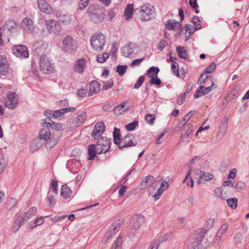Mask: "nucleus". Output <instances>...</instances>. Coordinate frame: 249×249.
<instances>
[{
  "instance_id": "1",
  "label": "nucleus",
  "mask_w": 249,
  "mask_h": 249,
  "mask_svg": "<svg viewBox=\"0 0 249 249\" xmlns=\"http://www.w3.org/2000/svg\"><path fill=\"white\" fill-rule=\"evenodd\" d=\"M209 245L208 235L203 231H200L191 236L187 249H206Z\"/></svg>"
},
{
  "instance_id": "2",
  "label": "nucleus",
  "mask_w": 249,
  "mask_h": 249,
  "mask_svg": "<svg viewBox=\"0 0 249 249\" xmlns=\"http://www.w3.org/2000/svg\"><path fill=\"white\" fill-rule=\"evenodd\" d=\"M135 13L139 16L142 21H148L154 17L155 8L149 4L143 5L136 8Z\"/></svg>"
},
{
  "instance_id": "3",
  "label": "nucleus",
  "mask_w": 249,
  "mask_h": 249,
  "mask_svg": "<svg viewBox=\"0 0 249 249\" xmlns=\"http://www.w3.org/2000/svg\"><path fill=\"white\" fill-rule=\"evenodd\" d=\"M106 41L105 36L101 33L94 34L90 39L91 47L97 52H101L103 50Z\"/></svg>"
},
{
  "instance_id": "4",
  "label": "nucleus",
  "mask_w": 249,
  "mask_h": 249,
  "mask_svg": "<svg viewBox=\"0 0 249 249\" xmlns=\"http://www.w3.org/2000/svg\"><path fill=\"white\" fill-rule=\"evenodd\" d=\"M39 65L40 71L44 74H51L54 71V63L47 55L40 56Z\"/></svg>"
},
{
  "instance_id": "5",
  "label": "nucleus",
  "mask_w": 249,
  "mask_h": 249,
  "mask_svg": "<svg viewBox=\"0 0 249 249\" xmlns=\"http://www.w3.org/2000/svg\"><path fill=\"white\" fill-rule=\"evenodd\" d=\"M45 25L48 32L52 35H59L62 30L60 22L54 19H48L45 21Z\"/></svg>"
},
{
  "instance_id": "6",
  "label": "nucleus",
  "mask_w": 249,
  "mask_h": 249,
  "mask_svg": "<svg viewBox=\"0 0 249 249\" xmlns=\"http://www.w3.org/2000/svg\"><path fill=\"white\" fill-rule=\"evenodd\" d=\"M78 47V42L71 36H66L62 40V48L65 52L75 51Z\"/></svg>"
},
{
  "instance_id": "7",
  "label": "nucleus",
  "mask_w": 249,
  "mask_h": 249,
  "mask_svg": "<svg viewBox=\"0 0 249 249\" xmlns=\"http://www.w3.org/2000/svg\"><path fill=\"white\" fill-rule=\"evenodd\" d=\"M51 132L48 127H44L39 132V139H36L32 143L33 146L36 144V148L41 146V144H38L37 141L43 140L46 142L48 144L51 145V141L50 140Z\"/></svg>"
},
{
  "instance_id": "8",
  "label": "nucleus",
  "mask_w": 249,
  "mask_h": 249,
  "mask_svg": "<svg viewBox=\"0 0 249 249\" xmlns=\"http://www.w3.org/2000/svg\"><path fill=\"white\" fill-rule=\"evenodd\" d=\"M87 113L84 111H80L74 114L72 117V128L77 127L81 125L87 119Z\"/></svg>"
},
{
  "instance_id": "9",
  "label": "nucleus",
  "mask_w": 249,
  "mask_h": 249,
  "mask_svg": "<svg viewBox=\"0 0 249 249\" xmlns=\"http://www.w3.org/2000/svg\"><path fill=\"white\" fill-rule=\"evenodd\" d=\"M105 147H103L97 142V144H90L88 148V154L89 160H93L96 157V154H100L101 153H106L107 151H105Z\"/></svg>"
},
{
  "instance_id": "10",
  "label": "nucleus",
  "mask_w": 249,
  "mask_h": 249,
  "mask_svg": "<svg viewBox=\"0 0 249 249\" xmlns=\"http://www.w3.org/2000/svg\"><path fill=\"white\" fill-rule=\"evenodd\" d=\"M18 98L15 92H8L5 99V106L10 108H15L18 104Z\"/></svg>"
},
{
  "instance_id": "11",
  "label": "nucleus",
  "mask_w": 249,
  "mask_h": 249,
  "mask_svg": "<svg viewBox=\"0 0 249 249\" xmlns=\"http://www.w3.org/2000/svg\"><path fill=\"white\" fill-rule=\"evenodd\" d=\"M34 49L37 55H47L50 51L49 45L44 41H37L34 44Z\"/></svg>"
},
{
  "instance_id": "12",
  "label": "nucleus",
  "mask_w": 249,
  "mask_h": 249,
  "mask_svg": "<svg viewBox=\"0 0 249 249\" xmlns=\"http://www.w3.org/2000/svg\"><path fill=\"white\" fill-rule=\"evenodd\" d=\"M133 136L131 134H128L121 139L118 144V147L122 149L123 148L129 146H134L137 144V142L133 140Z\"/></svg>"
},
{
  "instance_id": "13",
  "label": "nucleus",
  "mask_w": 249,
  "mask_h": 249,
  "mask_svg": "<svg viewBox=\"0 0 249 249\" xmlns=\"http://www.w3.org/2000/svg\"><path fill=\"white\" fill-rule=\"evenodd\" d=\"M13 52L15 55L19 58H27L29 56L28 50L25 45H18L14 46Z\"/></svg>"
},
{
  "instance_id": "14",
  "label": "nucleus",
  "mask_w": 249,
  "mask_h": 249,
  "mask_svg": "<svg viewBox=\"0 0 249 249\" xmlns=\"http://www.w3.org/2000/svg\"><path fill=\"white\" fill-rule=\"evenodd\" d=\"M105 130V125L103 123L99 122L96 124L91 133V136L94 139H97L100 137Z\"/></svg>"
},
{
  "instance_id": "15",
  "label": "nucleus",
  "mask_w": 249,
  "mask_h": 249,
  "mask_svg": "<svg viewBox=\"0 0 249 249\" xmlns=\"http://www.w3.org/2000/svg\"><path fill=\"white\" fill-rule=\"evenodd\" d=\"M122 222L120 220H117L112 223L107 232V236H112L115 234L120 230Z\"/></svg>"
},
{
  "instance_id": "16",
  "label": "nucleus",
  "mask_w": 249,
  "mask_h": 249,
  "mask_svg": "<svg viewBox=\"0 0 249 249\" xmlns=\"http://www.w3.org/2000/svg\"><path fill=\"white\" fill-rule=\"evenodd\" d=\"M21 25L23 29L29 33H32L35 29L32 20L28 18L22 19Z\"/></svg>"
},
{
  "instance_id": "17",
  "label": "nucleus",
  "mask_w": 249,
  "mask_h": 249,
  "mask_svg": "<svg viewBox=\"0 0 249 249\" xmlns=\"http://www.w3.org/2000/svg\"><path fill=\"white\" fill-rule=\"evenodd\" d=\"M37 4L39 9L42 12L47 14L53 13L52 7L48 4L45 0H37Z\"/></svg>"
},
{
  "instance_id": "18",
  "label": "nucleus",
  "mask_w": 249,
  "mask_h": 249,
  "mask_svg": "<svg viewBox=\"0 0 249 249\" xmlns=\"http://www.w3.org/2000/svg\"><path fill=\"white\" fill-rule=\"evenodd\" d=\"M86 67V60L84 58L77 60L74 66V71L78 74H82Z\"/></svg>"
},
{
  "instance_id": "19",
  "label": "nucleus",
  "mask_w": 249,
  "mask_h": 249,
  "mask_svg": "<svg viewBox=\"0 0 249 249\" xmlns=\"http://www.w3.org/2000/svg\"><path fill=\"white\" fill-rule=\"evenodd\" d=\"M192 134V127L191 125L184 126L181 130V139L185 142H189V138Z\"/></svg>"
},
{
  "instance_id": "20",
  "label": "nucleus",
  "mask_w": 249,
  "mask_h": 249,
  "mask_svg": "<svg viewBox=\"0 0 249 249\" xmlns=\"http://www.w3.org/2000/svg\"><path fill=\"white\" fill-rule=\"evenodd\" d=\"M18 28V25L14 20L10 19L5 22L3 26V30L13 33L17 31Z\"/></svg>"
},
{
  "instance_id": "21",
  "label": "nucleus",
  "mask_w": 249,
  "mask_h": 249,
  "mask_svg": "<svg viewBox=\"0 0 249 249\" xmlns=\"http://www.w3.org/2000/svg\"><path fill=\"white\" fill-rule=\"evenodd\" d=\"M165 28L168 30L177 31L181 28V24L173 19H169L165 23Z\"/></svg>"
},
{
  "instance_id": "22",
  "label": "nucleus",
  "mask_w": 249,
  "mask_h": 249,
  "mask_svg": "<svg viewBox=\"0 0 249 249\" xmlns=\"http://www.w3.org/2000/svg\"><path fill=\"white\" fill-rule=\"evenodd\" d=\"M196 174L199 176L198 179V183H201L200 179H202L205 181H209L212 180L213 178V176L210 173L201 171L199 170H196Z\"/></svg>"
},
{
  "instance_id": "23",
  "label": "nucleus",
  "mask_w": 249,
  "mask_h": 249,
  "mask_svg": "<svg viewBox=\"0 0 249 249\" xmlns=\"http://www.w3.org/2000/svg\"><path fill=\"white\" fill-rule=\"evenodd\" d=\"M75 110V108L70 107L68 108H61L55 110L52 115V118L56 119L63 116L66 113L72 112Z\"/></svg>"
},
{
  "instance_id": "24",
  "label": "nucleus",
  "mask_w": 249,
  "mask_h": 249,
  "mask_svg": "<svg viewBox=\"0 0 249 249\" xmlns=\"http://www.w3.org/2000/svg\"><path fill=\"white\" fill-rule=\"evenodd\" d=\"M42 125L44 127H48V128L52 127L53 129L57 131H59L62 129V126L60 124L53 122L51 119H48V121L45 120Z\"/></svg>"
},
{
  "instance_id": "25",
  "label": "nucleus",
  "mask_w": 249,
  "mask_h": 249,
  "mask_svg": "<svg viewBox=\"0 0 249 249\" xmlns=\"http://www.w3.org/2000/svg\"><path fill=\"white\" fill-rule=\"evenodd\" d=\"M135 49V44L130 43L128 45L124 46L122 48V53L124 56L127 57H129L134 53Z\"/></svg>"
},
{
  "instance_id": "26",
  "label": "nucleus",
  "mask_w": 249,
  "mask_h": 249,
  "mask_svg": "<svg viewBox=\"0 0 249 249\" xmlns=\"http://www.w3.org/2000/svg\"><path fill=\"white\" fill-rule=\"evenodd\" d=\"M132 221L133 222V228L136 230L138 229L141 224L143 222L144 217L141 214H137L133 217Z\"/></svg>"
},
{
  "instance_id": "27",
  "label": "nucleus",
  "mask_w": 249,
  "mask_h": 249,
  "mask_svg": "<svg viewBox=\"0 0 249 249\" xmlns=\"http://www.w3.org/2000/svg\"><path fill=\"white\" fill-rule=\"evenodd\" d=\"M8 63L3 56L0 55V75H5L7 72Z\"/></svg>"
},
{
  "instance_id": "28",
  "label": "nucleus",
  "mask_w": 249,
  "mask_h": 249,
  "mask_svg": "<svg viewBox=\"0 0 249 249\" xmlns=\"http://www.w3.org/2000/svg\"><path fill=\"white\" fill-rule=\"evenodd\" d=\"M100 84L96 81H92L89 84V95L97 93L100 89Z\"/></svg>"
},
{
  "instance_id": "29",
  "label": "nucleus",
  "mask_w": 249,
  "mask_h": 249,
  "mask_svg": "<svg viewBox=\"0 0 249 249\" xmlns=\"http://www.w3.org/2000/svg\"><path fill=\"white\" fill-rule=\"evenodd\" d=\"M126 103L124 102L119 105L117 106L113 109L114 113L116 116L120 115L122 113L128 109V107H126Z\"/></svg>"
},
{
  "instance_id": "30",
  "label": "nucleus",
  "mask_w": 249,
  "mask_h": 249,
  "mask_svg": "<svg viewBox=\"0 0 249 249\" xmlns=\"http://www.w3.org/2000/svg\"><path fill=\"white\" fill-rule=\"evenodd\" d=\"M89 17L90 20L95 23H100L102 22L104 19V16L102 13L99 14L94 13H90Z\"/></svg>"
},
{
  "instance_id": "31",
  "label": "nucleus",
  "mask_w": 249,
  "mask_h": 249,
  "mask_svg": "<svg viewBox=\"0 0 249 249\" xmlns=\"http://www.w3.org/2000/svg\"><path fill=\"white\" fill-rule=\"evenodd\" d=\"M99 145L105 147V151H108L110 148V139H107V137H101L98 139L97 142Z\"/></svg>"
},
{
  "instance_id": "32",
  "label": "nucleus",
  "mask_w": 249,
  "mask_h": 249,
  "mask_svg": "<svg viewBox=\"0 0 249 249\" xmlns=\"http://www.w3.org/2000/svg\"><path fill=\"white\" fill-rule=\"evenodd\" d=\"M133 13V4H128L125 9L124 12V18L126 20H128L132 18Z\"/></svg>"
},
{
  "instance_id": "33",
  "label": "nucleus",
  "mask_w": 249,
  "mask_h": 249,
  "mask_svg": "<svg viewBox=\"0 0 249 249\" xmlns=\"http://www.w3.org/2000/svg\"><path fill=\"white\" fill-rule=\"evenodd\" d=\"M177 52L178 53V56L182 59H186L188 57L187 51L185 50V48L181 46H178L176 47Z\"/></svg>"
},
{
  "instance_id": "34",
  "label": "nucleus",
  "mask_w": 249,
  "mask_h": 249,
  "mask_svg": "<svg viewBox=\"0 0 249 249\" xmlns=\"http://www.w3.org/2000/svg\"><path fill=\"white\" fill-rule=\"evenodd\" d=\"M228 127V119L225 117L221 122L219 127V133L224 134Z\"/></svg>"
},
{
  "instance_id": "35",
  "label": "nucleus",
  "mask_w": 249,
  "mask_h": 249,
  "mask_svg": "<svg viewBox=\"0 0 249 249\" xmlns=\"http://www.w3.org/2000/svg\"><path fill=\"white\" fill-rule=\"evenodd\" d=\"M71 191L66 184L63 185L61 189V196L64 198H69L70 196Z\"/></svg>"
},
{
  "instance_id": "36",
  "label": "nucleus",
  "mask_w": 249,
  "mask_h": 249,
  "mask_svg": "<svg viewBox=\"0 0 249 249\" xmlns=\"http://www.w3.org/2000/svg\"><path fill=\"white\" fill-rule=\"evenodd\" d=\"M214 193L215 196L225 199L227 197L225 194L223 193V189L222 187H217L214 190Z\"/></svg>"
},
{
  "instance_id": "37",
  "label": "nucleus",
  "mask_w": 249,
  "mask_h": 249,
  "mask_svg": "<svg viewBox=\"0 0 249 249\" xmlns=\"http://www.w3.org/2000/svg\"><path fill=\"white\" fill-rule=\"evenodd\" d=\"M60 20L65 25L69 24L72 19V16L66 14L60 15L59 16Z\"/></svg>"
},
{
  "instance_id": "38",
  "label": "nucleus",
  "mask_w": 249,
  "mask_h": 249,
  "mask_svg": "<svg viewBox=\"0 0 249 249\" xmlns=\"http://www.w3.org/2000/svg\"><path fill=\"white\" fill-rule=\"evenodd\" d=\"M160 71V69L158 67H151L147 71V75L148 77L152 76H158V74Z\"/></svg>"
},
{
  "instance_id": "39",
  "label": "nucleus",
  "mask_w": 249,
  "mask_h": 249,
  "mask_svg": "<svg viewBox=\"0 0 249 249\" xmlns=\"http://www.w3.org/2000/svg\"><path fill=\"white\" fill-rule=\"evenodd\" d=\"M113 139L114 143L118 145L120 141V130L116 127H114L113 132Z\"/></svg>"
},
{
  "instance_id": "40",
  "label": "nucleus",
  "mask_w": 249,
  "mask_h": 249,
  "mask_svg": "<svg viewBox=\"0 0 249 249\" xmlns=\"http://www.w3.org/2000/svg\"><path fill=\"white\" fill-rule=\"evenodd\" d=\"M145 183L144 188L151 186L155 182V178L153 176H147L145 177L144 180Z\"/></svg>"
},
{
  "instance_id": "41",
  "label": "nucleus",
  "mask_w": 249,
  "mask_h": 249,
  "mask_svg": "<svg viewBox=\"0 0 249 249\" xmlns=\"http://www.w3.org/2000/svg\"><path fill=\"white\" fill-rule=\"evenodd\" d=\"M36 212V208L35 207H32L29 211L23 214L24 216L27 218V220H28L31 217L33 216Z\"/></svg>"
},
{
  "instance_id": "42",
  "label": "nucleus",
  "mask_w": 249,
  "mask_h": 249,
  "mask_svg": "<svg viewBox=\"0 0 249 249\" xmlns=\"http://www.w3.org/2000/svg\"><path fill=\"white\" fill-rule=\"evenodd\" d=\"M109 54L107 53H105L101 54H99L96 56V61L101 63H104L108 58Z\"/></svg>"
},
{
  "instance_id": "43",
  "label": "nucleus",
  "mask_w": 249,
  "mask_h": 249,
  "mask_svg": "<svg viewBox=\"0 0 249 249\" xmlns=\"http://www.w3.org/2000/svg\"><path fill=\"white\" fill-rule=\"evenodd\" d=\"M122 238L119 236L114 242L111 249H122Z\"/></svg>"
},
{
  "instance_id": "44",
  "label": "nucleus",
  "mask_w": 249,
  "mask_h": 249,
  "mask_svg": "<svg viewBox=\"0 0 249 249\" xmlns=\"http://www.w3.org/2000/svg\"><path fill=\"white\" fill-rule=\"evenodd\" d=\"M228 206L232 209H235L237 206L238 199L236 197H233L227 200Z\"/></svg>"
},
{
  "instance_id": "45",
  "label": "nucleus",
  "mask_w": 249,
  "mask_h": 249,
  "mask_svg": "<svg viewBox=\"0 0 249 249\" xmlns=\"http://www.w3.org/2000/svg\"><path fill=\"white\" fill-rule=\"evenodd\" d=\"M156 116L153 114H147L145 116L146 122L149 124H153L155 120Z\"/></svg>"
},
{
  "instance_id": "46",
  "label": "nucleus",
  "mask_w": 249,
  "mask_h": 249,
  "mask_svg": "<svg viewBox=\"0 0 249 249\" xmlns=\"http://www.w3.org/2000/svg\"><path fill=\"white\" fill-rule=\"evenodd\" d=\"M127 69L126 65H118L116 68V71L121 76H123L126 71Z\"/></svg>"
},
{
  "instance_id": "47",
  "label": "nucleus",
  "mask_w": 249,
  "mask_h": 249,
  "mask_svg": "<svg viewBox=\"0 0 249 249\" xmlns=\"http://www.w3.org/2000/svg\"><path fill=\"white\" fill-rule=\"evenodd\" d=\"M192 22L195 25V29L196 30H199L201 28V26L200 23L199 18L197 16H195L192 18Z\"/></svg>"
},
{
  "instance_id": "48",
  "label": "nucleus",
  "mask_w": 249,
  "mask_h": 249,
  "mask_svg": "<svg viewBox=\"0 0 249 249\" xmlns=\"http://www.w3.org/2000/svg\"><path fill=\"white\" fill-rule=\"evenodd\" d=\"M149 78H151L149 82V85H156L157 86H159L160 85L161 81L158 77V76H152Z\"/></svg>"
},
{
  "instance_id": "49",
  "label": "nucleus",
  "mask_w": 249,
  "mask_h": 249,
  "mask_svg": "<svg viewBox=\"0 0 249 249\" xmlns=\"http://www.w3.org/2000/svg\"><path fill=\"white\" fill-rule=\"evenodd\" d=\"M171 69L175 75L179 76L178 65L176 62L171 63Z\"/></svg>"
},
{
  "instance_id": "50",
  "label": "nucleus",
  "mask_w": 249,
  "mask_h": 249,
  "mask_svg": "<svg viewBox=\"0 0 249 249\" xmlns=\"http://www.w3.org/2000/svg\"><path fill=\"white\" fill-rule=\"evenodd\" d=\"M145 79V77L143 75L139 77L137 81H136V83L135 84L134 86V88L135 89H139L141 86L142 85V84L143 83Z\"/></svg>"
},
{
  "instance_id": "51",
  "label": "nucleus",
  "mask_w": 249,
  "mask_h": 249,
  "mask_svg": "<svg viewBox=\"0 0 249 249\" xmlns=\"http://www.w3.org/2000/svg\"><path fill=\"white\" fill-rule=\"evenodd\" d=\"M113 85V81L112 79H109V80L104 82L103 86V90H107L108 89L112 88Z\"/></svg>"
},
{
  "instance_id": "52",
  "label": "nucleus",
  "mask_w": 249,
  "mask_h": 249,
  "mask_svg": "<svg viewBox=\"0 0 249 249\" xmlns=\"http://www.w3.org/2000/svg\"><path fill=\"white\" fill-rule=\"evenodd\" d=\"M228 227L229 225L228 223L223 224L221 226L220 228L218 230L217 233L220 234V235H222L223 234L226 232V231L228 230Z\"/></svg>"
},
{
  "instance_id": "53",
  "label": "nucleus",
  "mask_w": 249,
  "mask_h": 249,
  "mask_svg": "<svg viewBox=\"0 0 249 249\" xmlns=\"http://www.w3.org/2000/svg\"><path fill=\"white\" fill-rule=\"evenodd\" d=\"M89 0H80L79 9L82 10L84 9L89 4Z\"/></svg>"
},
{
  "instance_id": "54",
  "label": "nucleus",
  "mask_w": 249,
  "mask_h": 249,
  "mask_svg": "<svg viewBox=\"0 0 249 249\" xmlns=\"http://www.w3.org/2000/svg\"><path fill=\"white\" fill-rule=\"evenodd\" d=\"M67 217V215H63L60 216H54V217H52L51 218V220L54 223H56L58 222H61L63 220L66 219Z\"/></svg>"
},
{
  "instance_id": "55",
  "label": "nucleus",
  "mask_w": 249,
  "mask_h": 249,
  "mask_svg": "<svg viewBox=\"0 0 249 249\" xmlns=\"http://www.w3.org/2000/svg\"><path fill=\"white\" fill-rule=\"evenodd\" d=\"M138 122L136 121H134L131 123L126 125L125 127L127 130L132 131L133 130L136 126L138 125Z\"/></svg>"
},
{
  "instance_id": "56",
  "label": "nucleus",
  "mask_w": 249,
  "mask_h": 249,
  "mask_svg": "<svg viewBox=\"0 0 249 249\" xmlns=\"http://www.w3.org/2000/svg\"><path fill=\"white\" fill-rule=\"evenodd\" d=\"M246 187L245 183L242 181H239L235 184L234 188L238 191L241 190L242 189L245 188Z\"/></svg>"
},
{
  "instance_id": "57",
  "label": "nucleus",
  "mask_w": 249,
  "mask_h": 249,
  "mask_svg": "<svg viewBox=\"0 0 249 249\" xmlns=\"http://www.w3.org/2000/svg\"><path fill=\"white\" fill-rule=\"evenodd\" d=\"M190 90L187 89L186 91L183 93L181 98H178L177 100V103L179 105H182L185 100L186 95L188 94Z\"/></svg>"
},
{
  "instance_id": "58",
  "label": "nucleus",
  "mask_w": 249,
  "mask_h": 249,
  "mask_svg": "<svg viewBox=\"0 0 249 249\" xmlns=\"http://www.w3.org/2000/svg\"><path fill=\"white\" fill-rule=\"evenodd\" d=\"M204 88V87L203 86H201L199 89H197L195 93L194 94V98H198L199 97H200L201 96H202V95H204L203 93V90H202V89Z\"/></svg>"
},
{
  "instance_id": "59",
  "label": "nucleus",
  "mask_w": 249,
  "mask_h": 249,
  "mask_svg": "<svg viewBox=\"0 0 249 249\" xmlns=\"http://www.w3.org/2000/svg\"><path fill=\"white\" fill-rule=\"evenodd\" d=\"M216 68V64L214 62L211 63L205 70L204 73H211Z\"/></svg>"
},
{
  "instance_id": "60",
  "label": "nucleus",
  "mask_w": 249,
  "mask_h": 249,
  "mask_svg": "<svg viewBox=\"0 0 249 249\" xmlns=\"http://www.w3.org/2000/svg\"><path fill=\"white\" fill-rule=\"evenodd\" d=\"M189 4L192 8H193L194 9H195L196 13H199V10L197 9V7H198V4L197 2V0H190Z\"/></svg>"
},
{
  "instance_id": "61",
  "label": "nucleus",
  "mask_w": 249,
  "mask_h": 249,
  "mask_svg": "<svg viewBox=\"0 0 249 249\" xmlns=\"http://www.w3.org/2000/svg\"><path fill=\"white\" fill-rule=\"evenodd\" d=\"M169 235L167 234L165 235L164 236H161L159 237L156 240H154V241L157 244L158 246L160 245V244L164 241L165 240H167L168 238L169 237Z\"/></svg>"
},
{
  "instance_id": "62",
  "label": "nucleus",
  "mask_w": 249,
  "mask_h": 249,
  "mask_svg": "<svg viewBox=\"0 0 249 249\" xmlns=\"http://www.w3.org/2000/svg\"><path fill=\"white\" fill-rule=\"evenodd\" d=\"M87 92L86 89L81 88L77 90L76 94L80 97H84L86 95Z\"/></svg>"
},
{
  "instance_id": "63",
  "label": "nucleus",
  "mask_w": 249,
  "mask_h": 249,
  "mask_svg": "<svg viewBox=\"0 0 249 249\" xmlns=\"http://www.w3.org/2000/svg\"><path fill=\"white\" fill-rule=\"evenodd\" d=\"M57 182L54 180L51 182L52 191L55 194H57Z\"/></svg>"
},
{
  "instance_id": "64",
  "label": "nucleus",
  "mask_w": 249,
  "mask_h": 249,
  "mask_svg": "<svg viewBox=\"0 0 249 249\" xmlns=\"http://www.w3.org/2000/svg\"><path fill=\"white\" fill-rule=\"evenodd\" d=\"M143 60V58L137 59L133 60L132 62L130 63V66L131 67H133L135 66H139L140 64L142 62Z\"/></svg>"
}]
</instances>
